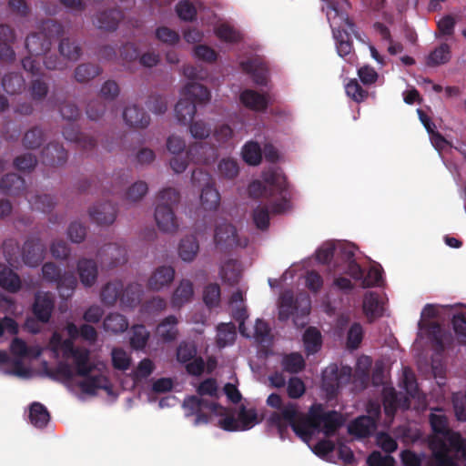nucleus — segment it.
<instances>
[{"mask_svg": "<svg viewBox=\"0 0 466 466\" xmlns=\"http://www.w3.org/2000/svg\"><path fill=\"white\" fill-rule=\"evenodd\" d=\"M313 413V406L309 410V414L306 416L298 410L296 404L289 402L279 412H273L268 420L277 428L281 440L286 439L289 427H291L298 437L308 442L317 431Z\"/></svg>", "mask_w": 466, "mask_h": 466, "instance_id": "1", "label": "nucleus"}, {"mask_svg": "<svg viewBox=\"0 0 466 466\" xmlns=\"http://www.w3.org/2000/svg\"><path fill=\"white\" fill-rule=\"evenodd\" d=\"M183 97L175 106L177 121L187 125L193 121L197 104H206L210 100V91L202 84L190 82L182 90Z\"/></svg>", "mask_w": 466, "mask_h": 466, "instance_id": "2", "label": "nucleus"}, {"mask_svg": "<svg viewBox=\"0 0 466 466\" xmlns=\"http://www.w3.org/2000/svg\"><path fill=\"white\" fill-rule=\"evenodd\" d=\"M179 200L180 194L173 187L164 188L159 192L155 219L161 231L174 233L178 229L179 225L173 208L178 204Z\"/></svg>", "mask_w": 466, "mask_h": 466, "instance_id": "3", "label": "nucleus"}, {"mask_svg": "<svg viewBox=\"0 0 466 466\" xmlns=\"http://www.w3.org/2000/svg\"><path fill=\"white\" fill-rule=\"evenodd\" d=\"M310 309L311 301L309 296L295 298L292 291H285L279 298L278 319L279 321L285 322L293 317L295 326L304 327Z\"/></svg>", "mask_w": 466, "mask_h": 466, "instance_id": "4", "label": "nucleus"}, {"mask_svg": "<svg viewBox=\"0 0 466 466\" xmlns=\"http://www.w3.org/2000/svg\"><path fill=\"white\" fill-rule=\"evenodd\" d=\"M263 180L268 187L269 196L274 195V191L280 196V199L271 204V212L274 214H282L290 208V198L292 189L287 180V177L279 168H270L263 173Z\"/></svg>", "mask_w": 466, "mask_h": 466, "instance_id": "5", "label": "nucleus"}, {"mask_svg": "<svg viewBox=\"0 0 466 466\" xmlns=\"http://www.w3.org/2000/svg\"><path fill=\"white\" fill-rule=\"evenodd\" d=\"M59 111L63 119L68 121L63 130L64 137L76 143L83 150L94 149L96 146V140L80 132L79 127L75 124V121L80 116L79 108L74 103L65 102L60 106Z\"/></svg>", "mask_w": 466, "mask_h": 466, "instance_id": "6", "label": "nucleus"}, {"mask_svg": "<svg viewBox=\"0 0 466 466\" xmlns=\"http://www.w3.org/2000/svg\"><path fill=\"white\" fill-rule=\"evenodd\" d=\"M63 25L56 20L43 21L40 31L32 33L25 39V48L31 56H39L49 51L52 40L63 35Z\"/></svg>", "mask_w": 466, "mask_h": 466, "instance_id": "7", "label": "nucleus"}, {"mask_svg": "<svg viewBox=\"0 0 466 466\" xmlns=\"http://www.w3.org/2000/svg\"><path fill=\"white\" fill-rule=\"evenodd\" d=\"M192 182L203 186L200 194V203L205 210L215 211L220 205V194L215 187L209 173L197 168L192 171Z\"/></svg>", "mask_w": 466, "mask_h": 466, "instance_id": "8", "label": "nucleus"}, {"mask_svg": "<svg viewBox=\"0 0 466 466\" xmlns=\"http://www.w3.org/2000/svg\"><path fill=\"white\" fill-rule=\"evenodd\" d=\"M326 15L336 42L346 41V39L350 40V35L348 29L353 32L354 24L346 15L339 12L338 2L329 0Z\"/></svg>", "mask_w": 466, "mask_h": 466, "instance_id": "9", "label": "nucleus"}, {"mask_svg": "<svg viewBox=\"0 0 466 466\" xmlns=\"http://www.w3.org/2000/svg\"><path fill=\"white\" fill-rule=\"evenodd\" d=\"M214 242L221 251L227 252L237 247L246 248L248 239L247 238H240L236 228L232 224L225 222L216 227Z\"/></svg>", "mask_w": 466, "mask_h": 466, "instance_id": "10", "label": "nucleus"}, {"mask_svg": "<svg viewBox=\"0 0 466 466\" xmlns=\"http://www.w3.org/2000/svg\"><path fill=\"white\" fill-rule=\"evenodd\" d=\"M313 410L317 431L321 429L326 437L333 436L344 423L342 415L336 410L325 411L320 404L314 405Z\"/></svg>", "mask_w": 466, "mask_h": 466, "instance_id": "11", "label": "nucleus"}, {"mask_svg": "<svg viewBox=\"0 0 466 466\" xmlns=\"http://www.w3.org/2000/svg\"><path fill=\"white\" fill-rule=\"evenodd\" d=\"M351 378V369L342 367L339 369L337 365L329 366L322 374V386L329 395H336L339 389L350 382Z\"/></svg>", "mask_w": 466, "mask_h": 466, "instance_id": "12", "label": "nucleus"}, {"mask_svg": "<svg viewBox=\"0 0 466 466\" xmlns=\"http://www.w3.org/2000/svg\"><path fill=\"white\" fill-rule=\"evenodd\" d=\"M102 266L112 269L125 264L127 261V250L116 243L104 245L96 254Z\"/></svg>", "mask_w": 466, "mask_h": 466, "instance_id": "13", "label": "nucleus"}, {"mask_svg": "<svg viewBox=\"0 0 466 466\" xmlns=\"http://www.w3.org/2000/svg\"><path fill=\"white\" fill-rule=\"evenodd\" d=\"M429 421L435 437L431 440V445L434 450L439 451V440L447 441L455 431L449 427V420L443 410L441 409L434 410L429 416Z\"/></svg>", "mask_w": 466, "mask_h": 466, "instance_id": "14", "label": "nucleus"}, {"mask_svg": "<svg viewBox=\"0 0 466 466\" xmlns=\"http://www.w3.org/2000/svg\"><path fill=\"white\" fill-rule=\"evenodd\" d=\"M55 309V299L50 292L37 291L35 294V301L32 312L37 321L43 324L48 323Z\"/></svg>", "mask_w": 466, "mask_h": 466, "instance_id": "15", "label": "nucleus"}, {"mask_svg": "<svg viewBox=\"0 0 466 466\" xmlns=\"http://www.w3.org/2000/svg\"><path fill=\"white\" fill-rule=\"evenodd\" d=\"M204 149L203 143H195L189 146L188 150L186 153V156L183 157L180 154L175 155L170 159V167L176 173L184 172L188 165L189 160L201 163L207 160V157L200 154V150Z\"/></svg>", "mask_w": 466, "mask_h": 466, "instance_id": "16", "label": "nucleus"}, {"mask_svg": "<svg viewBox=\"0 0 466 466\" xmlns=\"http://www.w3.org/2000/svg\"><path fill=\"white\" fill-rule=\"evenodd\" d=\"M46 248L39 238H30L22 248V258L25 265L37 267L45 258Z\"/></svg>", "mask_w": 466, "mask_h": 466, "instance_id": "17", "label": "nucleus"}, {"mask_svg": "<svg viewBox=\"0 0 466 466\" xmlns=\"http://www.w3.org/2000/svg\"><path fill=\"white\" fill-rule=\"evenodd\" d=\"M380 414V409L376 410V416L362 415L352 420L348 426L350 434L365 438L370 436L377 429V419Z\"/></svg>", "mask_w": 466, "mask_h": 466, "instance_id": "18", "label": "nucleus"}, {"mask_svg": "<svg viewBox=\"0 0 466 466\" xmlns=\"http://www.w3.org/2000/svg\"><path fill=\"white\" fill-rule=\"evenodd\" d=\"M76 271L84 287L91 288L96 284L98 278V266L95 259L79 258L76 263Z\"/></svg>", "mask_w": 466, "mask_h": 466, "instance_id": "19", "label": "nucleus"}, {"mask_svg": "<svg viewBox=\"0 0 466 466\" xmlns=\"http://www.w3.org/2000/svg\"><path fill=\"white\" fill-rule=\"evenodd\" d=\"M67 151L58 142H50L41 153L43 164L49 167L63 166L67 161Z\"/></svg>", "mask_w": 466, "mask_h": 466, "instance_id": "20", "label": "nucleus"}, {"mask_svg": "<svg viewBox=\"0 0 466 466\" xmlns=\"http://www.w3.org/2000/svg\"><path fill=\"white\" fill-rule=\"evenodd\" d=\"M175 269L171 266H160L157 268L147 280V288L150 290L158 291L168 287L174 280Z\"/></svg>", "mask_w": 466, "mask_h": 466, "instance_id": "21", "label": "nucleus"}, {"mask_svg": "<svg viewBox=\"0 0 466 466\" xmlns=\"http://www.w3.org/2000/svg\"><path fill=\"white\" fill-rule=\"evenodd\" d=\"M239 100L247 108L264 112L268 106V97L267 94H260L253 89H245L240 93Z\"/></svg>", "mask_w": 466, "mask_h": 466, "instance_id": "22", "label": "nucleus"}, {"mask_svg": "<svg viewBox=\"0 0 466 466\" xmlns=\"http://www.w3.org/2000/svg\"><path fill=\"white\" fill-rule=\"evenodd\" d=\"M89 216L98 225H111L116 218V208L111 202L97 204L89 209Z\"/></svg>", "mask_w": 466, "mask_h": 466, "instance_id": "23", "label": "nucleus"}, {"mask_svg": "<svg viewBox=\"0 0 466 466\" xmlns=\"http://www.w3.org/2000/svg\"><path fill=\"white\" fill-rule=\"evenodd\" d=\"M123 118L127 126L134 128H146L150 123V116L137 105L127 106L123 112Z\"/></svg>", "mask_w": 466, "mask_h": 466, "instance_id": "24", "label": "nucleus"}, {"mask_svg": "<svg viewBox=\"0 0 466 466\" xmlns=\"http://www.w3.org/2000/svg\"><path fill=\"white\" fill-rule=\"evenodd\" d=\"M123 18L124 15L120 9L111 8L97 13L94 23L100 29L115 31Z\"/></svg>", "mask_w": 466, "mask_h": 466, "instance_id": "25", "label": "nucleus"}, {"mask_svg": "<svg viewBox=\"0 0 466 466\" xmlns=\"http://www.w3.org/2000/svg\"><path fill=\"white\" fill-rule=\"evenodd\" d=\"M241 69L251 76L255 84L258 86H267L268 69L265 64L257 59H248L240 63Z\"/></svg>", "mask_w": 466, "mask_h": 466, "instance_id": "26", "label": "nucleus"}, {"mask_svg": "<svg viewBox=\"0 0 466 466\" xmlns=\"http://www.w3.org/2000/svg\"><path fill=\"white\" fill-rule=\"evenodd\" d=\"M0 189L3 194L7 196H20L25 191V181L17 174L9 173L1 178Z\"/></svg>", "mask_w": 466, "mask_h": 466, "instance_id": "27", "label": "nucleus"}, {"mask_svg": "<svg viewBox=\"0 0 466 466\" xmlns=\"http://www.w3.org/2000/svg\"><path fill=\"white\" fill-rule=\"evenodd\" d=\"M428 335L434 350L438 354L445 351L446 344L451 342V333L445 332L439 323L433 322L428 326Z\"/></svg>", "mask_w": 466, "mask_h": 466, "instance_id": "28", "label": "nucleus"}, {"mask_svg": "<svg viewBox=\"0 0 466 466\" xmlns=\"http://www.w3.org/2000/svg\"><path fill=\"white\" fill-rule=\"evenodd\" d=\"M84 380L78 383V387L82 392L89 395H95L97 390H108L109 380L106 376L103 374L92 375L89 373L83 376Z\"/></svg>", "mask_w": 466, "mask_h": 466, "instance_id": "29", "label": "nucleus"}, {"mask_svg": "<svg viewBox=\"0 0 466 466\" xmlns=\"http://www.w3.org/2000/svg\"><path fill=\"white\" fill-rule=\"evenodd\" d=\"M123 291V282L121 280H113L106 283L100 291L101 302L107 307L114 306L119 299Z\"/></svg>", "mask_w": 466, "mask_h": 466, "instance_id": "30", "label": "nucleus"}, {"mask_svg": "<svg viewBox=\"0 0 466 466\" xmlns=\"http://www.w3.org/2000/svg\"><path fill=\"white\" fill-rule=\"evenodd\" d=\"M194 295L193 283L188 279H182L176 288L171 298L173 308L179 309L189 302Z\"/></svg>", "mask_w": 466, "mask_h": 466, "instance_id": "31", "label": "nucleus"}, {"mask_svg": "<svg viewBox=\"0 0 466 466\" xmlns=\"http://www.w3.org/2000/svg\"><path fill=\"white\" fill-rule=\"evenodd\" d=\"M177 323L178 320L174 315H169L162 319L157 327V333L159 338L165 342L175 340L178 334Z\"/></svg>", "mask_w": 466, "mask_h": 466, "instance_id": "32", "label": "nucleus"}, {"mask_svg": "<svg viewBox=\"0 0 466 466\" xmlns=\"http://www.w3.org/2000/svg\"><path fill=\"white\" fill-rule=\"evenodd\" d=\"M0 287L12 293L17 292L21 289L19 276L3 263H0Z\"/></svg>", "mask_w": 466, "mask_h": 466, "instance_id": "33", "label": "nucleus"}, {"mask_svg": "<svg viewBox=\"0 0 466 466\" xmlns=\"http://www.w3.org/2000/svg\"><path fill=\"white\" fill-rule=\"evenodd\" d=\"M103 69L100 66L94 63L79 64L74 71V77L78 83H87L96 76H100Z\"/></svg>", "mask_w": 466, "mask_h": 466, "instance_id": "34", "label": "nucleus"}, {"mask_svg": "<svg viewBox=\"0 0 466 466\" xmlns=\"http://www.w3.org/2000/svg\"><path fill=\"white\" fill-rule=\"evenodd\" d=\"M29 420L35 428H45L50 420V413L40 402L35 401L29 408Z\"/></svg>", "mask_w": 466, "mask_h": 466, "instance_id": "35", "label": "nucleus"}, {"mask_svg": "<svg viewBox=\"0 0 466 466\" xmlns=\"http://www.w3.org/2000/svg\"><path fill=\"white\" fill-rule=\"evenodd\" d=\"M72 359L78 376H86L96 368L95 364L90 362V351L86 348H81Z\"/></svg>", "mask_w": 466, "mask_h": 466, "instance_id": "36", "label": "nucleus"}, {"mask_svg": "<svg viewBox=\"0 0 466 466\" xmlns=\"http://www.w3.org/2000/svg\"><path fill=\"white\" fill-rule=\"evenodd\" d=\"M56 283L60 298L67 299L72 297L77 285V279L74 273L64 272Z\"/></svg>", "mask_w": 466, "mask_h": 466, "instance_id": "37", "label": "nucleus"}, {"mask_svg": "<svg viewBox=\"0 0 466 466\" xmlns=\"http://www.w3.org/2000/svg\"><path fill=\"white\" fill-rule=\"evenodd\" d=\"M303 344L307 355L317 353L322 345V337L315 327H309L303 334Z\"/></svg>", "mask_w": 466, "mask_h": 466, "instance_id": "38", "label": "nucleus"}, {"mask_svg": "<svg viewBox=\"0 0 466 466\" xmlns=\"http://www.w3.org/2000/svg\"><path fill=\"white\" fill-rule=\"evenodd\" d=\"M363 311L370 321L382 315V306L377 293L369 292L364 296Z\"/></svg>", "mask_w": 466, "mask_h": 466, "instance_id": "39", "label": "nucleus"}, {"mask_svg": "<svg viewBox=\"0 0 466 466\" xmlns=\"http://www.w3.org/2000/svg\"><path fill=\"white\" fill-rule=\"evenodd\" d=\"M142 294L143 289L140 284L136 282L129 283L126 288L123 287L121 304L134 308L140 303Z\"/></svg>", "mask_w": 466, "mask_h": 466, "instance_id": "40", "label": "nucleus"}, {"mask_svg": "<svg viewBox=\"0 0 466 466\" xmlns=\"http://www.w3.org/2000/svg\"><path fill=\"white\" fill-rule=\"evenodd\" d=\"M103 327L106 331L114 334L123 333L128 328V321L127 318L120 313H110L104 319Z\"/></svg>", "mask_w": 466, "mask_h": 466, "instance_id": "41", "label": "nucleus"}, {"mask_svg": "<svg viewBox=\"0 0 466 466\" xmlns=\"http://www.w3.org/2000/svg\"><path fill=\"white\" fill-rule=\"evenodd\" d=\"M199 249L198 239L195 236H187L181 239L178 247L179 257L184 261H192Z\"/></svg>", "mask_w": 466, "mask_h": 466, "instance_id": "42", "label": "nucleus"}, {"mask_svg": "<svg viewBox=\"0 0 466 466\" xmlns=\"http://www.w3.org/2000/svg\"><path fill=\"white\" fill-rule=\"evenodd\" d=\"M451 57V46L447 43H442L429 54L426 64L429 66H437L448 63Z\"/></svg>", "mask_w": 466, "mask_h": 466, "instance_id": "43", "label": "nucleus"}, {"mask_svg": "<svg viewBox=\"0 0 466 466\" xmlns=\"http://www.w3.org/2000/svg\"><path fill=\"white\" fill-rule=\"evenodd\" d=\"M203 302L208 309H213L220 306L221 289L218 283H209L206 285L202 292Z\"/></svg>", "mask_w": 466, "mask_h": 466, "instance_id": "44", "label": "nucleus"}, {"mask_svg": "<svg viewBox=\"0 0 466 466\" xmlns=\"http://www.w3.org/2000/svg\"><path fill=\"white\" fill-rule=\"evenodd\" d=\"M243 160L249 166H258L262 160V150L258 142H247L241 150Z\"/></svg>", "mask_w": 466, "mask_h": 466, "instance_id": "45", "label": "nucleus"}, {"mask_svg": "<svg viewBox=\"0 0 466 466\" xmlns=\"http://www.w3.org/2000/svg\"><path fill=\"white\" fill-rule=\"evenodd\" d=\"M219 274L224 282L229 285L238 284L240 279L239 264L235 259L227 260L220 268Z\"/></svg>", "mask_w": 466, "mask_h": 466, "instance_id": "46", "label": "nucleus"}, {"mask_svg": "<svg viewBox=\"0 0 466 466\" xmlns=\"http://www.w3.org/2000/svg\"><path fill=\"white\" fill-rule=\"evenodd\" d=\"M217 344L219 348H224L234 343L237 331L232 322L220 323L218 326Z\"/></svg>", "mask_w": 466, "mask_h": 466, "instance_id": "47", "label": "nucleus"}, {"mask_svg": "<svg viewBox=\"0 0 466 466\" xmlns=\"http://www.w3.org/2000/svg\"><path fill=\"white\" fill-rule=\"evenodd\" d=\"M2 86L7 94H18L25 89V79L18 73H10L3 77Z\"/></svg>", "mask_w": 466, "mask_h": 466, "instance_id": "48", "label": "nucleus"}, {"mask_svg": "<svg viewBox=\"0 0 466 466\" xmlns=\"http://www.w3.org/2000/svg\"><path fill=\"white\" fill-rule=\"evenodd\" d=\"M59 53L62 56L67 60L76 61L82 55V48L76 41L70 40V38H62L59 46Z\"/></svg>", "mask_w": 466, "mask_h": 466, "instance_id": "49", "label": "nucleus"}, {"mask_svg": "<svg viewBox=\"0 0 466 466\" xmlns=\"http://www.w3.org/2000/svg\"><path fill=\"white\" fill-rule=\"evenodd\" d=\"M451 325L459 344L466 345V309L452 316Z\"/></svg>", "mask_w": 466, "mask_h": 466, "instance_id": "50", "label": "nucleus"}, {"mask_svg": "<svg viewBox=\"0 0 466 466\" xmlns=\"http://www.w3.org/2000/svg\"><path fill=\"white\" fill-rule=\"evenodd\" d=\"M218 171L221 177L234 179L239 173L238 163L232 157L222 158L218 165Z\"/></svg>", "mask_w": 466, "mask_h": 466, "instance_id": "51", "label": "nucleus"}, {"mask_svg": "<svg viewBox=\"0 0 466 466\" xmlns=\"http://www.w3.org/2000/svg\"><path fill=\"white\" fill-rule=\"evenodd\" d=\"M215 34L223 42L236 44L242 40L241 34L228 24H221L215 28Z\"/></svg>", "mask_w": 466, "mask_h": 466, "instance_id": "52", "label": "nucleus"}, {"mask_svg": "<svg viewBox=\"0 0 466 466\" xmlns=\"http://www.w3.org/2000/svg\"><path fill=\"white\" fill-rule=\"evenodd\" d=\"M149 339V332L144 325H135L131 329L130 346L135 350L146 347Z\"/></svg>", "mask_w": 466, "mask_h": 466, "instance_id": "53", "label": "nucleus"}, {"mask_svg": "<svg viewBox=\"0 0 466 466\" xmlns=\"http://www.w3.org/2000/svg\"><path fill=\"white\" fill-rule=\"evenodd\" d=\"M44 140L43 130L39 127H34L24 135L23 145L25 148L35 149L43 144Z\"/></svg>", "mask_w": 466, "mask_h": 466, "instance_id": "54", "label": "nucleus"}, {"mask_svg": "<svg viewBox=\"0 0 466 466\" xmlns=\"http://www.w3.org/2000/svg\"><path fill=\"white\" fill-rule=\"evenodd\" d=\"M282 366L289 373H298L304 369L305 360L301 354L293 352L283 358Z\"/></svg>", "mask_w": 466, "mask_h": 466, "instance_id": "55", "label": "nucleus"}, {"mask_svg": "<svg viewBox=\"0 0 466 466\" xmlns=\"http://www.w3.org/2000/svg\"><path fill=\"white\" fill-rule=\"evenodd\" d=\"M29 203L33 208L47 213L53 210L56 201L55 197L48 194L35 195L29 199Z\"/></svg>", "mask_w": 466, "mask_h": 466, "instance_id": "56", "label": "nucleus"}, {"mask_svg": "<svg viewBox=\"0 0 466 466\" xmlns=\"http://www.w3.org/2000/svg\"><path fill=\"white\" fill-rule=\"evenodd\" d=\"M252 220L259 230H267L269 227V211L267 206H258L252 211Z\"/></svg>", "mask_w": 466, "mask_h": 466, "instance_id": "57", "label": "nucleus"}, {"mask_svg": "<svg viewBox=\"0 0 466 466\" xmlns=\"http://www.w3.org/2000/svg\"><path fill=\"white\" fill-rule=\"evenodd\" d=\"M257 420L258 415L255 410H247L245 406H241L238 415L240 431L249 430L257 423Z\"/></svg>", "mask_w": 466, "mask_h": 466, "instance_id": "58", "label": "nucleus"}, {"mask_svg": "<svg viewBox=\"0 0 466 466\" xmlns=\"http://www.w3.org/2000/svg\"><path fill=\"white\" fill-rule=\"evenodd\" d=\"M46 374L54 380H64L69 381L74 377L70 365L63 361L59 362L55 369L47 370Z\"/></svg>", "mask_w": 466, "mask_h": 466, "instance_id": "59", "label": "nucleus"}, {"mask_svg": "<svg viewBox=\"0 0 466 466\" xmlns=\"http://www.w3.org/2000/svg\"><path fill=\"white\" fill-rule=\"evenodd\" d=\"M456 25L455 18L451 15H446L437 23L438 37H451L454 34Z\"/></svg>", "mask_w": 466, "mask_h": 466, "instance_id": "60", "label": "nucleus"}, {"mask_svg": "<svg viewBox=\"0 0 466 466\" xmlns=\"http://www.w3.org/2000/svg\"><path fill=\"white\" fill-rule=\"evenodd\" d=\"M176 12L181 20L192 22L197 17V9L188 0L179 1L176 5Z\"/></svg>", "mask_w": 466, "mask_h": 466, "instance_id": "61", "label": "nucleus"}, {"mask_svg": "<svg viewBox=\"0 0 466 466\" xmlns=\"http://www.w3.org/2000/svg\"><path fill=\"white\" fill-rule=\"evenodd\" d=\"M48 84L43 79H33L29 86L30 96L35 101H42L48 94Z\"/></svg>", "mask_w": 466, "mask_h": 466, "instance_id": "62", "label": "nucleus"}, {"mask_svg": "<svg viewBox=\"0 0 466 466\" xmlns=\"http://www.w3.org/2000/svg\"><path fill=\"white\" fill-rule=\"evenodd\" d=\"M112 365L116 370H127L130 367L131 359L121 348H115L111 352Z\"/></svg>", "mask_w": 466, "mask_h": 466, "instance_id": "63", "label": "nucleus"}, {"mask_svg": "<svg viewBox=\"0 0 466 466\" xmlns=\"http://www.w3.org/2000/svg\"><path fill=\"white\" fill-rule=\"evenodd\" d=\"M434 466H456L455 461L449 456L445 441L439 440V451H434Z\"/></svg>", "mask_w": 466, "mask_h": 466, "instance_id": "64", "label": "nucleus"}]
</instances>
